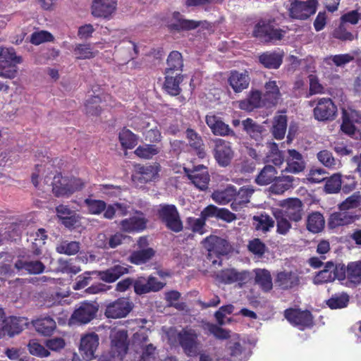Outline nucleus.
Here are the masks:
<instances>
[{
	"label": "nucleus",
	"mask_w": 361,
	"mask_h": 361,
	"mask_svg": "<svg viewBox=\"0 0 361 361\" xmlns=\"http://www.w3.org/2000/svg\"><path fill=\"white\" fill-rule=\"evenodd\" d=\"M324 218L319 212H313L307 217V228L313 233H317L322 231L324 227Z\"/></svg>",
	"instance_id": "nucleus-42"
},
{
	"label": "nucleus",
	"mask_w": 361,
	"mask_h": 361,
	"mask_svg": "<svg viewBox=\"0 0 361 361\" xmlns=\"http://www.w3.org/2000/svg\"><path fill=\"white\" fill-rule=\"evenodd\" d=\"M235 195V188L233 185H228L224 190L214 191L212 195V197L215 202L220 204H226L231 200L234 201Z\"/></svg>",
	"instance_id": "nucleus-40"
},
{
	"label": "nucleus",
	"mask_w": 361,
	"mask_h": 361,
	"mask_svg": "<svg viewBox=\"0 0 361 361\" xmlns=\"http://www.w3.org/2000/svg\"><path fill=\"white\" fill-rule=\"evenodd\" d=\"M188 228L193 232L203 234L204 233L205 220L200 216L199 218L188 217L187 219Z\"/></svg>",
	"instance_id": "nucleus-63"
},
{
	"label": "nucleus",
	"mask_w": 361,
	"mask_h": 361,
	"mask_svg": "<svg viewBox=\"0 0 361 361\" xmlns=\"http://www.w3.org/2000/svg\"><path fill=\"white\" fill-rule=\"evenodd\" d=\"M80 248L78 242L64 240L57 245L56 250L60 254L73 255L78 252Z\"/></svg>",
	"instance_id": "nucleus-52"
},
{
	"label": "nucleus",
	"mask_w": 361,
	"mask_h": 361,
	"mask_svg": "<svg viewBox=\"0 0 361 361\" xmlns=\"http://www.w3.org/2000/svg\"><path fill=\"white\" fill-rule=\"evenodd\" d=\"M356 116L357 112L355 111L343 109V121L341 126V130L345 135L353 138L358 139L360 137V133L353 124V122L358 121Z\"/></svg>",
	"instance_id": "nucleus-15"
},
{
	"label": "nucleus",
	"mask_w": 361,
	"mask_h": 361,
	"mask_svg": "<svg viewBox=\"0 0 361 361\" xmlns=\"http://www.w3.org/2000/svg\"><path fill=\"white\" fill-rule=\"evenodd\" d=\"M102 102V99L99 95H96L88 98L85 102L86 113L90 115H97L101 111V106L99 103Z\"/></svg>",
	"instance_id": "nucleus-61"
},
{
	"label": "nucleus",
	"mask_w": 361,
	"mask_h": 361,
	"mask_svg": "<svg viewBox=\"0 0 361 361\" xmlns=\"http://www.w3.org/2000/svg\"><path fill=\"white\" fill-rule=\"evenodd\" d=\"M253 192L254 189L250 185L243 186L238 191L235 190L234 201L231 204L233 209L238 210L242 205L247 203Z\"/></svg>",
	"instance_id": "nucleus-36"
},
{
	"label": "nucleus",
	"mask_w": 361,
	"mask_h": 361,
	"mask_svg": "<svg viewBox=\"0 0 361 361\" xmlns=\"http://www.w3.org/2000/svg\"><path fill=\"white\" fill-rule=\"evenodd\" d=\"M27 325V322L24 318L8 317H5L4 312V317L2 318V326L4 327V336L8 335L13 336L15 334H19L24 326Z\"/></svg>",
	"instance_id": "nucleus-25"
},
{
	"label": "nucleus",
	"mask_w": 361,
	"mask_h": 361,
	"mask_svg": "<svg viewBox=\"0 0 361 361\" xmlns=\"http://www.w3.org/2000/svg\"><path fill=\"white\" fill-rule=\"evenodd\" d=\"M84 202L92 214H99L106 209V203L103 200L87 198Z\"/></svg>",
	"instance_id": "nucleus-59"
},
{
	"label": "nucleus",
	"mask_w": 361,
	"mask_h": 361,
	"mask_svg": "<svg viewBox=\"0 0 361 361\" xmlns=\"http://www.w3.org/2000/svg\"><path fill=\"white\" fill-rule=\"evenodd\" d=\"M228 350L230 357H221L218 359V361H243L247 357L245 353L243 352V348L238 341H229Z\"/></svg>",
	"instance_id": "nucleus-41"
},
{
	"label": "nucleus",
	"mask_w": 361,
	"mask_h": 361,
	"mask_svg": "<svg viewBox=\"0 0 361 361\" xmlns=\"http://www.w3.org/2000/svg\"><path fill=\"white\" fill-rule=\"evenodd\" d=\"M166 63L167 67L165 70V73H180L183 66V61L181 54L177 51H171L168 56Z\"/></svg>",
	"instance_id": "nucleus-39"
},
{
	"label": "nucleus",
	"mask_w": 361,
	"mask_h": 361,
	"mask_svg": "<svg viewBox=\"0 0 361 361\" xmlns=\"http://www.w3.org/2000/svg\"><path fill=\"white\" fill-rule=\"evenodd\" d=\"M342 180L339 174H334L329 178L325 185V190L328 193H336L341 189Z\"/></svg>",
	"instance_id": "nucleus-64"
},
{
	"label": "nucleus",
	"mask_w": 361,
	"mask_h": 361,
	"mask_svg": "<svg viewBox=\"0 0 361 361\" xmlns=\"http://www.w3.org/2000/svg\"><path fill=\"white\" fill-rule=\"evenodd\" d=\"M97 307L92 303L83 302L76 309L71 317L73 323L87 324L95 316Z\"/></svg>",
	"instance_id": "nucleus-19"
},
{
	"label": "nucleus",
	"mask_w": 361,
	"mask_h": 361,
	"mask_svg": "<svg viewBox=\"0 0 361 361\" xmlns=\"http://www.w3.org/2000/svg\"><path fill=\"white\" fill-rule=\"evenodd\" d=\"M160 152V148L154 145H144L139 146L135 150V154L143 159H151Z\"/></svg>",
	"instance_id": "nucleus-56"
},
{
	"label": "nucleus",
	"mask_w": 361,
	"mask_h": 361,
	"mask_svg": "<svg viewBox=\"0 0 361 361\" xmlns=\"http://www.w3.org/2000/svg\"><path fill=\"white\" fill-rule=\"evenodd\" d=\"M261 102V93L259 91H252L247 99L240 102L239 106L243 110L250 111L259 107Z\"/></svg>",
	"instance_id": "nucleus-47"
},
{
	"label": "nucleus",
	"mask_w": 361,
	"mask_h": 361,
	"mask_svg": "<svg viewBox=\"0 0 361 361\" xmlns=\"http://www.w3.org/2000/svg\"><path fill=\"white\" fill-rule=\"evenodd\" d=\"M184 171L192 184L201 190H205L208 188L209 175L208 171L203 165H198L192 169L184 168Z\"/></svg>",
	"instance_id": "nucleus-11"
},
{
	"label": "nucleus",
	"mask_w": 361,
	"mask_h": 361,
	"mask_svg": "<svg viewBox=\"0 0 361 361\" xmlns=\"http://www.w3.org/2000/svg\"><path fill=\"white\" fill-rule=\"evenodd\" d=\"M164 284L158 281L155 277H139L134 281V290L138 295L145 294L149 292H155L161 290Z\"/></svg>",
	"instance_id": "nucleus-17"
},
{
	"label": "nucleus",
	"mask_w": 361,
	"mask_h": 361,
	"mask_svg": "<svg viewBox=\"0 0 361 361\" xmlns=\"http://www.w3.org/2000/svg\"><path fill=\"white\" fill-rule=\"evenodd\" d=\"M128 335L126 329H114L111 331V353L118 358H123L128 350Z\"/></svg>",
	"instance_id": "nucleus-8"
},
{
	"label": "nucleus",
	"mask_w": 361,
	"mask_h": 361,
	"mask_svg": "<svg viewBox=\"0 0 361 361\" xmlns=\"http://www.w3.org/2000/svg\"><path fill=\"white\" fill-rule=\"evenodd\" d=\"M21 62L13 48L0 47V77L7 79L16 78L17 64Z\"/></svg>",
	"instance_id": "nucleus-1"
},
{
	"label": "nucleus",
	"mask_w": 361,
	"mask_h": 361,
	"mask_svg": "<svg viewBox=\"0 0 361 361\" xmlns=\"http://www.w3.org/2000/svg\"><path fill=\"white\" fill-rule=\"evenodd\" d=\"M259 62L267 68H278L282 63V56L276 52H265L259 56Z\"/></svg>",
	"instance_id": "nucleus-43"
},
{
	"label": "nucleus",
	"mask_w": 361,
	"mask_h": 361,
	"mask_svg": "<svg viewBox=\"0 0 361 361\" xmlns=\"http://www.w3.org/2000/svg\"><path fill=\"white\" fill-rule=\"evenodd\" d=\"M99 336L94 332L87 333L80 339V350L84 359L91 360L95 357V351L99 346Z\"/></svg>",
	"instance_id": "nucleus-14"
},
{
	"label": "nucleus",
	"mask_w": 361,
	"mask_h": 361,
	"mask_svg": "<svg viewBox=\"0 0 361 361\" xmlns=\"http://www.w3.org/2000/svg\"><path fill=\"white\" fill-rule=\"evenodd\" d=\"M318 160L326 167L331 169H338L341 166V162L334 159L331 152L322 150L317 153Z\"/></svg>",
	"instance_id": "nucleus-49"
},
{
	"label": "nucleus",
	"mask_w": 361,
	"mask_h": 361,
	"mask_svg": "<svg viewBox=\"0 0 361 361\" xmlns=\"http://www.w3.org/2000/svg\"><path fill=\"white\" fill-rule=\"evenodd\" d=\"M315 106L313 109V115L319 121H329L335 119L337 115V106L330 98L322 97L312 102L310 106Z\"/></svg>",
	"instance_id": "nucleus-6"
},
{
	"label": "nucleus",
	"mask_w": 361,
	"mask_h": 361,
	"mask_svg": "<svg viewBox=\"0 0 361 361\" xmlns=\"http://www.w3.org/2000/svg\"><path fill=\"white\" fill-rule=\"evenodd\" d=\"M135 170L133 178L140 180L141 183H147L154 180L158 177L159 168L157 165H137Z\"/></svg>",
	"instance_id": "nucleus-26"
},
{
	"label": "nucleus",
	"mask_w": 361,
	"mask_h": 361,
	"mask_svg": "<svg viewBox=\"0 0 361 361\" xmlns=\"http://www.w3.org/2000/svg\"><path fill=\"white\" fill-rule=\"evenodd\" d=\"M216 278L225 284L236 283L238 288H242L251 281L252 275L247 270L227 269L219 272Z\"/></svg>",
	"instance_id": "nucleus-7"
},
{
	"label": "nucleus",
	"mask_w": 361,
	"mask_h": 361,
	"mask_svg": "<svg viewBox=\"0 0 361 361\" xmlns=\"http://www.w3.org/2000/svg\"><path fill=\"white\" fill-rule=\"evenodd\" d=\"M276 283L283 289L291 288L299 283V277L293 271H281L277 274Z\"/></svg>",
	"instance_id": "nucleus-31"
},
{
	"label": "nucleus",
	"mask_w": 361,
	"mask_h": 361,
	"mask_svg": "<svg viewBox=\"0 0 361 361\" xmlns=\"http://www.w3.org/2000/svg\"><path fill=\"white\" fill-rule=\"evenodd\" d=\"M285 317L294 326L302 329L312 324V317L309 311L289 309L285 311Z\"/></svg>",
	"instance_id": "nucleus-16"
},
{
	"label": "nucleus",
	"mask_w": 361,
	"mask_h": 361,
	"mask_svg": "<svg viewBox=\"0 0 361 361\" xmlns=\"http://www.w3.org/2000/svg\"><path fill=\"white\" fill-rule=\"evenodd\" d=\"M281 209L276 210L283 211L284 216L293 221H299L302 216V204L297 198L289 199L283 202Z\"/></svg>",
	"instance_id": "nucleus-21"
},
{
	"label": "nucleus",
	"mask_w": 361,
	"mask_h": 361,
	"mask_svg": "<svg viewBox=\"0 0 361 361\" xmlns=\"http://www.w3.org/2000/svg\"><path fill=\"white\" fill-rule=\"evenodd\" d=\"M28 350L30 354L35 356L45 357L49 355V352L36 340H32L29 342Z\"/></svg>",
	"instance_id": "nucleus-62"
},
{
	"label": "nucleus",
	"mask_w": 361,
	"mask_h": 361,
	"mask_svg": "<svg viewBox=\"0 0 361 361\" xmlns=\"http://www.w3.org/2000/svg\"><path fill=\"white\" fill-rule=\"evenodd\" d=\"M84 182L79 178L68 179L57 174L54 177L52 191L57 197H68L82 188Z\"/></svg>",
	"instance_id": "nucleus-5"
},
{
	"label": "nucleus",
	"mask_w": 361,
	"mask_h": 361,
	"mask_svg": "<svg viewBox=\"0 0 361 361\" xmlns=\"http://www.w3.org/2000/svg\"><path fill=\"white\" fill-rule=\"evenodd\" d=\"M199 334L192 328H184L177 334V340L184 353L188 357H196L201 349Z\"/></svg>",
	"instance_id": "nucleus-2"
},
{
	"label": "nucleus",
	"mask_w": 361,
	"mask_h": 361,
	"mask_svg": "<svg viewBox=\"0 0 361 361\" xmlns=\"http://www.w3.org/2000/svg\"><path fill=\"white\" fill-rule=\"evenodd\" d=\"M203 244L208 251V257L210 260H212V255H216L218 257L219 255H225L231 249V246L225 239L215 235L207 238Z\"/></svg>",
	"instance_id": "nucleus-13"
},
{
	"label": "nucleus",
	"mask_w": 361,
	"mask_h": 361,
	"mask_svg": "<svg viewBox=\"0 0 361 361\" xmlns=\"http://www.w3.org/2000/svg\"><path fill=\"white\" fill-rule=\"evenodd\" d=\"M356 219L357 216L353 214L351 212L341 210L330 216L329 226L330 228H334L338 226L348 225L354 222Z\"/></svg>",
	"instance_id": "nucleus-27"
},
{
	"label": "nucleus",
	"mask_w": 361,
	"mask_h": 361,
	"mask_svg": "<svg viewBox=\"0 0 361 361\" xmlns=\"http://www.w3.org/2000/svg\"><path fill=\"white\" fill-rule=\"evenodd\" d=\"M137 130H145L144 135L147 141L157 142L161 140V134L157 128V123L152 119L143 121L142 124L137 127Z\"/></svg>",
	"instance_id": "nucleus-29"
},
{
	"label": "nucleus",
	"mask_w": 361,
	"mask_h": 361,
	"mask_svg": "<svg viewBox=\"0 0 361 361\" xmlns=\"http://www.w3.org/2000/svg\"><path fill=\"white\" fill-rule=\"evenodd\" d=\"M128 272V269L123 264H116L105 271H94L92 274L99 276L100 279L106 283H113L118 278Z\"/></svg>",
	"instance_id": "nucleus-23"
},
{
	"label": "nucleus",
	"mask_w": 361,
	"mask_h": 361,
	"mask_svg": "<svg viewBox=\"0 0 361 361\" xmlns=\"http://www.w3.org/2000/svg\"><path fill=\"white\" fill-rule=\"evenodd\" d=\"M287 128V118L285 115L279 114L274 117L272 127V134L277 140L284 137Z\"/></svg>",
	"instance_id": "nucleus-44"
},
{
	"label": "nucleus",
	"mask_w": 361,
	"mask_h": 361,
	"mask_svg": "<svg viewBox=\"0 0 361 361\" xmlns=\"http://www.w3.org/2000/svg\"><path fill=\"white\" fill-rule=\"evenodd\" d=\"M154 255L152 248L141 249L134 251L129 257V261L135 264H141L147 262Z\"/></svg>",
	"instance_id": "nucleus-46"
},
{
	"label": "nucleus",
	"mask_w": 361,
	"mask_h": 361,
	"mask_svg": "<svg viewBox=\"0 0 361 361\" xmlns=\"http://www.w3.org/2000/svg\"><path fill=\"white\" fill-rule=\"evenodd\" d=\"M15 267L18 270H25L31 274H38L44 269V265L38 260L18 259L15 263Z\"/></svg>",
	"instance_id": "nucleus-35"
},
{
	"label": "nucleus",
	"mask_w": 361,
	"mask_h": 361,
	"mask_svg": "<svg viewBox=\"0 0 361 361\" xmlns=\"http://www.w3.org/2000/svg\"><path fill=\"white\" fill-rule=\"evenodd\" d=\"M286 167L282 171L294 174L303 171L306 167V162L302 155L295 149H288V157L286 159Z\"/></svg>",
	"instance_id": "nucleus-20"
},
{
	"label": "nucleus",
	"mask_w": 361,
	"mask_h": 361,
	"mask_svg": "<svg viewBox=\"0 0 361 361\" xmlns=\"http://www.w3.org/2000/svg\"><path fill=\"white\" fill-rule=\"evenodd\" d=\"M133 303L128 298H120L107 305L105 315L108 318L126 317L133 310Z\"/></svg>",
	"instance_id": "nucleus-9"
},
{
	"label": "nucleus",
	"mask_w": 361,
	"mask_h": 361,
	"mask_svg": "<svg viewBox=\"0 0 361 361\" xmlns=\"http://www.w3.org/2000/svg\"><path fill=\"white\" fill-rule=\"evenodd\" d=\"M273 214L277 221V232L281 235H286L291 228V224L284 216L283 211L274 209Z\"/></svg>",
	"instance_id": "nucleus-53"
},
{
	"label": "nucleus",
	"mask_w": 361,
	"mask_h": 361,
	"mask_svg": "<svg viewBox=\"0 0 361 361\" xmlns=\"http://www.w3.org/2000/svg\"><path fill=\"white\" fill-rule=\"evenodd\" d=\"M116 0H94L92 14L95 17L108 18L116 10Z\"/></svg>",
	"instance_id": "nucleus-22"
},
{
	"label": "nucleus",
	"mask_w": 361,
	"mask_h": 361,
	"mask_svg": "<svg viewBox=\"0 0 361 361\" xmlns=\"http://www.w3.org/2000/svg\"><path fill=\"white\" fill-rule=\"evenodd\" d=\"M186 137L190 145L197 151V154L200 158H203L205 155V152L202 148L203 144L201 137L192 129H188L186 130Z\"/></svg>",
	"instance_id": "nucleus-51"
},
{
	"label": "nucleus",
	"mask_w": 361,
	"mask_h": 361,
	"mask_svg": "<svg viewBox=\"0 0 361 361\" xmlns=\"http://www.w3.org/2000/svg\"><path fill=\"white\" fill-rule=\"evenodd\" d=\"M334 276L332 274V269L329 268V262H328L324 268L314 276L313 283L316 285L330 283L334 281Z\"/></svg>",
	"instance_id": "nucleus-54"
},
{
	"label": "nucleus",
	"mask_w": 361,
	"mask_h": 361,
	"mask_svg": "<svg viewBox=\"0 0 361 361\" xmlns=\"http://www.w3.org/2000/svg\"><path fill=\"white\" fill-rule=\"evenodd\" d=\"M214 154L215 159L220 166H228L234 155L231 143L220 138L214 140Z\"/></svg>",
	"instance_id": "nucleus-10"
},
{
	"label": "nucleus",
	"mask_w": 361,
	"mask_h": 361,
	"mask_svg": "<svg viewBox=\"0 0 361 361\" xmlns=\"http://www.w3.org/2000/svg\"><path fill=\"white\" fill-rule=\"evenodd\" d=\"M346 272L348 279L351 283H360L361 282V262L349 264Z\"/></svg>",
	"instance_id": "nucleus-55"
},
{
	"label": "nucleus",
	"mask_w": 361,
	"mask_h": 361,
	"mask_svg": "<svg viewBox=\"0 0 361 361\" xmlns=\"http://www.w3.org/2000/svg\"><path fill=\"white\" fill-rule=\"evenodd\" d=\"M284 5L289 11L290 16L293 18L305 20L315 13L318 0H286Z\"/></svg>",
	"instance_id": "nucleus-3"
},
{
	"label": "nucleus",
	"mask_w": 361,
	"mask_h": 361,
	"mask_svg": "<svg viewBox=\"0 0 361 361\" xmlns=\"http://www.w3.org/2000/svg\"><path fill=\"white\" fill-rule=\"evenodd\" d=\"M269 152L267 157V161L273 163L275 166H281L284 161V157L279 151L276 143L269 144Z\"/></svg>",
	"instance_id": "nucleus-58"
},
{
	"label": "nucleus",
	"mask_w": 361,
	"mask_h": 361,
	"mask_svg": "<svg viewBox=\"0 0 361 361\" xmlns=\"http://www.w3.org/2000/svg\"><path fill=\"white\" fill-rule=\"evenodd\" d=\"M278 178L276 169L273 166L266 165L257 176L255 182L259 185H267L276 181Z\"/></svg>",
	"instance_id": "nucleus-34"
},
{
	"label": "nucleus",
	"mask_w": 361,
	"mask_h": 361,
	"mask_svg": "<svg viewBox=\"0 0 361 361\" xmlns=\"http://www.w3.org/2000/svg\"><path fill=\"white\" fill-rule=\"evenodd\" d=\"M255 274V283L260 288L265 291H269L273 287L272 279L270 272L264 269H255L253 270Z\"/></svg>",
	"instance_id": "nucleus-32"
},
{
	"label": "nucleus",
	"mask_w": 361,
	"mask_h": 361,
	"mask_svg": "<svg viewBox=\"0 0 361 361\" xmlns=\"http://www.w3.org/2000/svg\"><path fill=\"white\" fill-rule=\"evenodd\" d=\"M121 146L125 149H132L137 144V137L130 130L123 128L118 135Z\"/></svg>",
	"instance_id": "nucleus-48"
},
{
	"label": "nucleus",
	"mask_w": 361,
	"mask_h": 361,
	"mask_svg": "<svg viewBox=\"0 0 361 361\" xmlns=\"http://www.w3.org/2000/svg\"><path fill=\"white\" fill-rule=\"evenodd\" d=\"M242 125L243 130L251 139L255 140L257 142L262 140L263 133L265 131L262 126L257 123L250 118L243 120Z\"/></svg>",
	"instance_id": "nucleus-30"
},
{
	"label": "nucleus",
	"mask_w": 361,
	"mask_h": 361,
	"mask_svg": "<svg viewBox=\"0 0 361 361\" xmlns=\"http://www.w3.org/2000/svg\"><path fill=\"white\" fill-rule=\"evenodd\" d=\"M293 180L291 176H279L275 184L271 186V191L275 194H282L291 187Z\"/></svg>",
	"instance_id": "nucleus-50"
},
{
	"label": "nucleus",
	"mask_w": 361,
	"mask_h": 361,
	"mask_svg": "<svg viewBox=\"0 0 361 361\" xmlns=\"http://www.w3.org/2000/svg\"><path fill=\"white\" fill-rule=\"evenodd\" d=\"M36 331L44 336L51 334L56 329V322L51 317H44L33 322Z\"/></svg>",
	"instance_id": "nucleus-38"
},
{
	"label": "nucleus",
	"mask_w": 361,
	"mask_h": 361,
	"mask_svg": "<svg viewBox=\"0 0 361 361\" xmlns=\"http://www.w3.org/2000/svg\"><path fill=\"white\" fill-rule=\"evenodd\" d=\"M350 297L345 293H338L331 295L326 301L327 306L331 310L345 308L348 306Z\"/></svg>",
	"instance_id": "nucleus-45"
},
{
	"label": "nucleus",
	"mask_w": 361,
	"mask_h": 361,
	"mask_svg": "<svg viewBox=\"0 0 361 361\" xmlns=\"http://www.w3.org/2000/svg\"><path fill=\"white\" fill-rule=\"evenodd\" d=\"M281 94L277 82L275 80H269L264 85V99L270 104H276L281 99Z\"/></svg>",
	"instance_id": "nucleus-37"
},
{
	"label": "nucleus",
	"mask_w": 361,
	"mask_h": 361,
	"mask_svg": "<svg viewBox=\"0 0 361 361\" xmlns=\"http://www.w3.org/2000/svg\"><path fill=\"white\" fill-rule=\"evenodd\" d=\"M206 123L211 129L212 133L219 136H235V133L231 129L228 125L226 124L221 118L214 114L207 115L205 118Z\"/></svg>",
	"instance_id": "nucleus-18"
},
{
	"label": "nucleus",
	"mask_w": 361,
	"mask_h": 361,
	"mask_svg": "<svg viewBox=\"0 0 361 361\" xmlns=\"http://www.w3.org/2000/svg\"><path fill=\"white\" fill-rule=\"evenodd\" d=\"M165 90L171 95H178L180 92L179 85L182 82L183 76L180 73H165Z\"/></svg>",
	"instance_id": "nucleus-33"
},
{
	"label": "nucleus",
	"mask_w": 361,
	"mask_h": 361,
	"mask_svg": "<svg viewBox=\"0 0 361 361\" xmlns=\"http://www.w3.org/2000/svg\"><path fill=\"white\" fill-rule=\"evenodd\" d=\"M157 215L161 222L171 231L178 233L183 230V223L175 205L167 204L159 205Z\"/></svg>",
	"instance_id": "nucleus-4"
},
{
	"label": "nucleus",
	"mask_w": 361,
	"mask_h": 361,
	"mask_svg": "<svg viewBox=\"0 0 361 361\" xmlns=\"http://www.w3.org/2000/svg\"><path fill=\"white\" fill-rule=\"evenodd\" d=\"M74 52L78 59H90L97 54V51H94L90 44H78L75 47Z\"/></svg>",
	"instance_id": "nucleus-60"
},
{
	"label": "nucleus",
	"mask_w": 361,
	"mask_h": 361,
	"mask_svg": "<svg viewBox=\"0 0 361 361\" xmlns=\"http://www.w3.org/2000/svg\"><path fill=\"white\" fill-rule=\"evenodd\" d=\"M147 219L143 214L137 213L134 216L121 221V228L126 232L139 231L145 228Z\"/></svg>",
	"instance_id": "nucleus-24"
},
{
	"label": "nucleus",
	"mask_w": 361,
	"mask_h": 361,
	"mask_svg": "<svg viewBox=\"0 0 361 361\" xmlns=\"http://www.w3.org/2000/svg\"><path fill=\"white\" fill-rule=\"evenodd\" d=\"M353 60V56L348 54L331 55L326 57L324 62L327 65L335 64L336 66H343Z\"/></svg>",
	"instance_id": "nucleus-57"
},
{
	"label": "nucleus",
	"mask_w": 361,
	"mask_h": 361,
	"mask_svg": "<svg viewBox=\"0 0 361 361\" xmlns=\"http://www.w3.org/2000/svg\"><path fill=\"white\" fill-rule=\"evenodd\" d=\"M253 35L262 41L269 42L281 39L283 32L280 29L274 28L270 23L262 20L255 25Z\"/></svg>",
	"instance_id": "nucleus-12"
},
{
	"label": "nucleus",
	"mask_w": 361,
	"mask_h": 361,
	"mask_svg": "<svg viewBox=\"0 0 361 361\" xmlns=\"http://www.w3.org/2000/svg\"><path fill=\"white\" fill-rule=\"evenodd\" d=\"M228 82L235 92H240L248 87L250 78L246 71L240 73L235 71L231 73Z\"/></svg>",
	"instance_id": "nucleus-28"
}]
</instances>
